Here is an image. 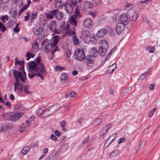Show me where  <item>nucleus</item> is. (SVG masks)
Here are the masks:
<instances>
[{"instance_id":"obj_1","label":"nucleus","mask_w":160,"mask_h":160,"mask_svg":"<svg viewBox=\"0 0 160 160\" xmlns=\"http://www.w3.org/2000/svg\"><path fill=\"white\" fill-rule=\"evenodd\" d=\"M74 57L75 59L80 61H82L85 58L84 52L80 49H78L75 51Z\"/></svg>"},{"instance_id":"obj_2","label":"nucleus","mask_w":160,"mask_h":160,"mask_svg":"<svg viewBox=\"0 0 160 160\" xmlns=\"http://www.w3.org/2000/svg\"><path fill=\"white\" fill-rule=\"evenodd\" d=\"M60 107V105L58 104H55L49 107V109H47V113L45 116H43V118H45L47 116L53 114L56 111L59 109Z\"/></svg>"},{"instance_id":"obj_3","label":"nucleus","mask_w":160,"mask_h":160,"mask_svg":"<svg viewBox=\"0 0 160 160\" xmlns=\"http://www.w3.org/2000/svg\"><path fill=\"white\" fill-rule=\"evenodd\" d=\"M42 45L43 46H45V51L46 53L49 52L52 50L53 48H55L53 44L52 43L49 42L48 40L47 39L43 41Z\"/></svg>"},{"instance_id":"obj_4","label":"nucleus","mask_w":160,"mask_h":160,"mask_svg":"<svg viewBox=\"0 0 160 160\" xmlns=\"http://www.w3.org/2000/svg\"><path fill=\"white\" fill-rule=\"evenodd\" d=\"M23 114V112H20L16 114L13 113L7 114V119L9 121L15 122L19 119Z\"/></svg>"},{"instance_id":"obj_5","label":"nucleus","mask_w":160,"mask_h":160,"mask_svg":"<svg viewBox=\"0 0 160 160\" xmlns=\"http://www.w3.org/2000/svg\"><path fill=\"white\" fill-rule=\"evenodd\" d=\"M57 25L55 21H52L49 25V28L51 31L54 34H60L61 32L56 29Z\"/></svg>"},{"instance_id":"obj_6","label":"nucleus","mask_w":160,"mask_h":160,"mask_svg":"<svg viewBox=\"0 0 160 160\" xmlns=\"http://www.w3.org/2000/svg\"><path fill=\"white\" fill-rule=\"evenodd\" d=\"M36 65L38 67V69L40 73L42 74H44L46 72V71L44 69V67L43 64L40 63V60L39 58H37L36 60Z\"/></svg>"},{"instance_id":"obj_7","label":"nucleus","mask_w":160,"mask_h":160,"mask_svg":"<svg viewBox=\"0 0 160 160\" xmlns=\"http://www.w3.org/2000/svg\"><path fill=\"white\" fill-rule=\"evenodd\" d=\"M28 66L29 69V71H34L35 72L38 73L39 71L38 67L37 66L36 63L34 61H31L28 63Z\"/></svg>"},{"instance_id":"obj_8","label":"nucleus","mask_w":160,"mask_h":160,"mask_svg":"<svg viewBox=\"0 0 160 160\" xmlns=\"http://www.w3.org/2000/svg\"><path fill=\"white\" fill-rule=\"evenodd\" d=\"M50 13L54 15L56 18L58 20L62 19L63 16L61 12L59 11L58 9H55L50 12Z\"/></svg>"},{"instance_id":"obj_9","label":"nucleus","mask_w":160,"mask_h":160,"mask_svg":"<svg viewBox=\"0 0 160 160\" xmlns=\"http://www.w3.org/2000/svg\"><path fill=\"white\" fill-rule=\"evenodd\" d=\"M12 71L13 72V74L14 77H18L23 83L25 82L23 75L21 72L14 69L12 70Z\"/></svg>"},{"instance_id":"obj_10","label":"nucleus","mask_w":160,"mask_h":160,"mask_svg":"<svg viewBox=\"0 0 160 160\" xmlns=\"http://www.w3.org/2000/svg\"><path fill=\"white\" fill-rule=\"evenodd\" d=\"M86 59L87 60L86 64L90 67H92L93 65V63L95 60V58L93 55L87 56Z\"/></svg>"},{"instance_id":"obj_11","label":"nucleus","mask_w":160,"mask_h":160,"mask_svg":"<svg viewBox=\"0 0 160 160\" xmlns=\"http://www.w3.org/2000/svg\"><path fill=\"white\" fill-rule=\"evenodd\" d=\"M83 25L86 27L91 28L93 26V23L92 20L89 18H87L83 21Z\"/></svg>"},{"instance_id":"obj_12","label":"nucleus","mask_w":160,"mask_h":160,"mask_svg":"<svg viewBox=\"0 0 160 160\" xmlns=\"http://www.w3.org/2000/svg\"><path fill=\"white\" fill-rule=\"evenodd\" d=\"M40 72L39 71H38V73H36L34 71H29L28 74V77L30 78H32L35 76H38L40 77L42 80H43L44 79L43 77Z\"/></svg>"},{"instance_id":"obj_13","label":"nucleus","mask_w":160,"mask_h":160,"mask_svg":"<svg viewBox=\"0 0 160 160\" xmlns=\"http://www.w3.org/2000/svg\"><path fill=\"white\" fill-rule=\"evenodd\" d=\"M125 25L122 23H118L116 26V32L118 34H120L124 30Z\"/></svg>"},{"instance_id":"obj_14","label":"nucleus","mask_w":160,"mask_h":160,"mask_svg":"<svg viewBox=\"0 0 160 160\" xmlns=\"http://www.w3.org/2000/svg\"><path fill=\"white\" fill-rule=\"evenodd\" d=\"M129 19L132 21H135L137 20L138 17V12L133 11L129 14Z\"/></svg>"},{"instance_id":"obj_15","label":"nucleus","mask_w":160,"mask_h":160,"mask_svg":"<svg viewBox=\"0 0 160 160\" xmlns=\"http://www.w3.org/2000/svg\"><path fill=\"white\" fill-rule=\"evenodd\" d=\"M120 20L121 22H120V23H122L124 24V25H127L128 23V21L127 15L125 14H124L120 16Z\"/></svg>"},{"instance_id":"obj_16","label":"nucleus","mask_w":160,"mask_h":160,"mask_svg":"<svg viewBox=\"0 0 160 160\" xmlns=\"http://www.w3.org/2000/svg\"><path fill=\"white\" fill-rule=\"evenodd\" d=\"M43 30V28L42 27H37L33 29V31L36 35L39 36L42 34Z\"/></svg>"},{"instance_id":"obj_17","label":"nucleus","mask_w":160,"mask_h":160,"mask_svg":"<svg viewBox=\"0 0 160 160\" xmlns=\"http://www.w3.org/2000/svg\"><path fill=\"white\" fill-rule=\"evenodd\" d=\"M36 113L39 116L42 114V117H43V115L45 116L46 114L48 112L47 111V109H44V108L42 107L40 108L37 111Z\"/></svg>"},{"instance_id":"obj_18","label":"nucleus","mask_w":160,"mask_h":160,"mask_svg":"<svg viewBox=\"0 0 160 160\" xmlns=\"http://www.w3.org/2000/svg\"><path fill=\"white\" fill-rule=\"evenodd\" d=\"M106 33L107 32L105 29H101L98 32L97 35L98 37L102 38L105 35Z\"/></svg>"},{"instance_id":"obj_19","label":"nucleus","mask_w":160,"mask_h":160,"mask_svg":"<svg viewBox=\"0 0 160 160\" xmlns=\"http://www.w3.org/2000/svg\"><path fill=\"white\" fill-rule=\"evenodd\" d=\"M89 32L87 30H84L82 32L81 37L82 39L86 40L89 37Z\"/></svg>"},{"instance_id":"obj_20","label":"nucleus","mask_w":160,"mask_h":160,"mask_svg":"<svg viewBox=\"0 0 160 160\" xmlns=\"http://www.w3.org/2000/svg\"><path fill=\"white\" fill-rule=\"evenodd\" d=\"M62 6H64L65 7V10L68 13H69L70 12L72 9L71 5L68 3H66L62 5Z\"/></svg>"},{"instance_id":"obj_21","label":"nucleus","mask_w":160,"mask_h":160,"mask_svg":"<svg viewBox=\"0 0 160 160\" xmlns=\"http://www.w3.org/2000/svg\"><path fill=\"white\" fill-rule=\"evenodd\" d=\"M98 53L101 56H103L105 54L108 50L100 47L98 48Z\"/></svg>"},{"instance_id":"obj_22","label":"nucleus","mask_w":160,"mask_h":160,"mask_svg":"<svg viewBox=\"0 0 160 160\" xmlns=\"http://www.w3.org/2000/svg\"><path fill=\"white\" fill-rule=\"evenodd\" d=\"M3 131H5L12 128L11 125L8 123H3L2 124Z\"/></svg>"},{"instance_id":"obj_23","label":"nucleus","mask_w":160,"mask_h":160,"mask_svg":"<svg viewBox=\"0 0 160 160\" xmlns=\"http://www.w3.org/2000/svg\"><path fill=\"white\" fill-rule=\"evenodd\" d=\"M58 158V154H51L47 158L46 160H56Z\"/></svg>"},{"instance_id":"obj_24","label":"nucleus","mask_w":160,"mask_h":160,"mask_svg":"<svg viewBox=\"0 0 160 160\" xmlns=\"http://www.w3.org/2000/svg\"><path fill=\"white\" fill-rule=\"evenodd\" d=\"M99 47L104 49H106L108 50V45L106 41L104 40L102 41L101 46H99Z\"/></svg>"},{"instance_id":"obj_25","label":"nucleus","mask_w":160,"mask_h":160,"mask_svg":"<svg viewBox=\"0 0 160 160\" xmlns=\"http://www.w3.org/2000/svg\"><path fill=\"white\" fill-rule=\"evenodd\" d=\"M148 73V72H146L142 74L140 76L138 80L141 81L145 79L147 77Z\"/></svg>"},{"instance_id":"obj_26","label":"nucleus","mask_w":160,"mask_h":160,"mask_svg":"<svg viewBox=\"0 0 160 160\" xmlns=\"http://www.w3.org/2000/svg\"><path fill=\"white\" fill-rule=\"evenodd\" d=\"M91 55H93L94 57H96L98 55V52L97 50L94 48H92L91 49Z\"/></svg>"},{"instance_id":"obj_27","label":"nucleus","mask_w":160,"mask_h":160,"mask_svg":"<svg viewBox=\"0 0 160 160\" xmlns=\"http://www.w3.org/2000/svg\"><path fill=\"white\" fill-rule=\"evenodd\" d=\"M31 147V146L30 147L27 146L23 148L22 151V152L23 154L25 155L27 153Z\"/></svg>"},{"instance_id":"obj_28","label":"nucleus","mask_w":160,"mask_h":160,"mask_svg":"<svg viewBox=\"0 0 160 160\" xmlns=\"http://www.w3.org/2000/svg\"><path fill=\"white\" fill-rule=\"evenodd\" d=\"M77 94L74 92H71L70 93H67L65 95V97L67 98L69 97L70 98H74L76 97Z\"/></svg>"},{"instance_id":"obj_29","label":"nucleus","mask_w":160,"mask_h":160,"mask_svg":"<svg viewBox=\"0 0 160 160\" xmlns=\"http://www.w3.org/2000/svg\"><path fill=\"white\" fill-rule=\"evenodd\" d=\"M71 25L73 26V28L76 27L77 26V22L74 18L72 17L71 19Z\"/></svg>"},{"instance_id":"obj_30","label":"nucleus","mask_w":160,"mask_h":160,"mask_svg":"<svg viewBox=\"0 0 160 160\" xmlns=\"http://www.w3.org/2000/svg\"><path fill=\"white\" fill-rule=\"evenodd\" d=\"M118 153V150H115L112 152H111L109 154V156L110 158H113L116 156Z\"/></svg>"},{"instance_id":"obj_31","label":"nucleus","mask_w":160,"mask_h":160,"mask_svg":"<svg viewBox=\"0 0 160 160\" xmlns=\"http://www.w3.org/2000/svg\"><path fill=\"white\" fill-rule=\"evenodd\" d=\"M102 121V120L101 118H97L94 121L93 123L95 126H96L100 124L101 122Z\"/></svg>"},{"instance_id":"obj_32","label":"nucleus","mask_w":160,"mask_h":160,"mask_svg":"<svg viewBox=\"0 0 160 160\" xmlns=\"http://www.w3.org/2000/svg\"><path fill=\"white\" fill-rule=\"evenodd\" d=\"M61 81H65L68 79V75L66 73H64L62 74L60 77Z\"/></svg>"},{"instance_id":"obj_33","label":"nucleus","mask_w":160,"mask_h":160,"mask_svg":"<svg viewBox=\"0 0 160 160\" xmlns=\"http://www.w3.org/2000/svg\"><path fill=\"white\" fill-rule=\"evenodd\" d=\"M30 87L28 85H25L23 87V90L24 92L26 93L27 94H29L30 93V92L28 90L29 89Z\"/></svg>"},{"instance_id":"obj_34","label":"nucleus","mask_w":160,"mask_h":160,"mask_svg":"<svg viewBox=\"0 0 160 160\" xmlns=\"http://www.w3.org/2000/svg\"><path fill=\"white\" fill-rule=\"evenodd\" d=\"M109 70H111V72H110L112 73L114 72V71L115 70V69L117 68L116 64L115 63H114L109 67Z\"/></svg>"},{"instance_id":"obj_35","label":"nucleus","mask_w":160,"mask_h":160,"mask_svg":"<svg viewBox=\"0 0 160 160\" xmlns=\"http://www.w3.org/2000/svg\"><path fill=\"white\" fill-rule=\"evenodd\" d=\"M0 19L2 21L3 23H5L6 21H8V16L7 15L2 16Z\"/></svg>"},{"instance_id":"obj_36","label":"nucleus","mask_w":160,"mask_h":160,"mask_svg":"<svg viewBox=\"0 0 160 160\" xmlns=\"http://www.w3.org/2000/svg\"><path fill=\"white\" fill-rule=\"evenodd\" d=\"M26 56L27 58L26 59L27 61H28L30 58H33L34 57V55L32 54L29 52L27 53Z\"/></svg>"},{"instance_id":"obj_37","label":"nucleus","mask_w":160,"mask_h":160,"mask_svg":"<svg viewBox=\"0 0 160 160\" xmlns=\"http://www.w3.org/2000/svg\"><path fill=\"white\" fill-rule=\"evenodd\" d=\"M24 62L23 61H19L17 60L16 59L15 60V65L19 64L21 65L22 68L24 67Z\"/></svg>"},{"instance_id":"obj_38","label":"nucleus","mask_w":160,"mask_h":160,"mask_svg":"<svg viewBox=\"0 0 160 160\" xmlns=\"http://www.w3.org/2000/svg\"><path fill=\"white\" fill-rule=\"evenodd\" d=\"M115 50L114 48L112 49L111 50V51L109 52L108 53V54L107 55L105 58V60H107L110 57V56L112 54V53H113L115 52Z\"/></svg>"},{"instance_id":"obj_39","label":"nucleus","mask_w":160,"mask_h":160,"mask_svg":"<svg viewBox=\"0 0 160 160\" xmlns=\"http://www.w3.org/2000/svg\"><path fill=\"white\" fill-rule=\"evenodd\" d=\"M60 125L62 128V130L64 132L66 131L67 130L65 128L66 125L65 121H62L60 123Z\"/></svg>"},{"instance_id":"obj_40","label":"nucleus","mask_w":160,"mask_h":160,"mask_svg":"<svg viewBox=\"0 0 160 160\" xmlns=\"http://www.w3.org/2000/svg\"><path fill=\"white\" fill-rule=\"evenodd\" d=\"M58 37V36L57 35H55L53 37L54 39L53 40V42L52 43V44H53V45L55 47V48H56V47H57L56 46V45L58 42V40L57 38Z\"/></svg>"},{"instance_id":"obj_41","label":"nucleus","mask_w":160,"mask_h":160,"mask_svg":"<svg viewBox=\"0 0 160 160\" xmlns=\"http://www.w3.org/2000/svg\"><path fill=\"white\" fill-rule=\"evenodd\" d=\"M108 131L107 129H106V128H103L102 131L101 132V133L100 134V136L103 137L104 136Z\"/></svg>"},{"instance_id":"obj_42","label":"nucleus","mask_w":160,"mask_h":160,"mask_svg":"<svg viewBox=\"0 0 160 160\" xmlns=\"http://www.w3.org/2000/svg\"><path fill=\"white\" fill-rule=\"evenodd\" d=\"M133 7V5L132 4L128 3L126 5L125 7V9L127 10H129Z\"/></svg>"},{"instance_id":"obj_43","label":"nucleus","mask_w":160,"mask_h":160,"mask_svg":"<svg viewBox=\"0 0 160 160\" xmlns=\"http://www.w3.org/2000/svg\"><path fill=\"white\" fill-rule=\"evenodd\" d=\"M150 49L149 50V52L150 53H153L155 51V47H154L150 46V47H147L146 48V49L148 50Z\"/></svg>"},{"instance_id":"obj_44","label":"nucleus","mask_w":160,"mask_h":160,"mask_svg":"<svg viewBox=\"0 0 160 160\" xmlns=\"http://www.w3.org/2000/svg\"><path fill=\"white\" fill-rule=\"evenodd\" d=\"M7 28L4 26V25L0 22V30L3 32H4L6 30Z\"/></svg>"},{"instance_id":"obj_45","label":"nucleus","mask_w":160,"mask_h":160,"mask_svg":"<svg viewBox=\"0 0 160 160\" xmlns=\"http://www.w3.org/2000/svg\"><path fill=\"white\" fill-rule=\"evenodd\" d=\"M38 47L39 44L37 41H36L32 45V48L35 50H37L38 49Z\"/></svg>"},{"instance_id":"obj_46","label":"nucleus","mask_w":160,"mask_h":160,"mask_svg":"<svg viewBox=\"0 0 160 160\" xmlns=\"http://www.w3.org/2000/svg\"><path fill=\"white\" fill-rule=\"evenodd\" d=\"M75 12L76 13V14L75 15V16L76 18H77L78 17H79L80 18L81 17V15L79 12V10H78V8L77 7L76 8Z\"/></svg>"},{"instance_id":"obj_47","label":"nucleus","mask_w":160,"mask_h":160,"mask_svg":"<svg viewBox=\"0 0 160 160\" xmlns=\"http://www.w3.org/2000/svg\"><path fill=\"white\" fill-rule=\"evenodd\" d=\"M69 28L70 26L69 25L67 24L64 27L63 30L65 31V33H67V32H68L69 30Z\"/></svg>"},{"instance_id":"obj_48","label":"nucleus","mask_w":160,"mask_h":160,"mask_svg":"<svg viewBox=\"0 0 160 160\" xmlns=\"http://www.w3.org/2000/svg\"><path fill=\"white\" fill-rule=\"evenodd\" d=\"M72 40L74 42L75 45H77L79 43V41L78 38L76 37L75 36H74L72 37Z\"/></svg>"},{"instance_id":"obj_49","label":"nucleus","mask_w":160,"mask_h":160,"mask_svg":"<svg viewBox=\"0 0 160 160\" xmlns=\"http://www.w3.org/2000/svg\"><path fill=\"white\" fill-rule=\"evenodd\" d=\"M26 125L24 124H22L21 126H20L19 127V131L20 132H23L25 129V128Z\"/></svg>"},{"instance_id":"obj_50","label":"nucleus","mask_w":160,"mask_h":160,"mask_svg":"<svg viewBox=\"0 0 160 160\" xmlns=\"http://www.w3.org/2000/svg\"><path fill=\"white\" fill-rule=\"evenodd\" d=\"M145 143V141L141 142L139 144L138 148H142L144 146Z\"/></svg>"},{"instance_id":"obj_51","label":"nucleus","mask_w":160,"mask_h":160,"mask_svg":"<svg viewBox=\"0 0 160 160\" xmlns=\"http://www.w3.org/2000/svg\"><path fill=\"white\" fill-rule=\"evenodd\" d=\"M117 134L116 133H114L111 136L109 137L108 138L107 140L106 141V142L105 143V144H106V143H108V141L109 139L110 138H111L112 137H113V138H114V139H115V138L117 137Z\"/></svg>"},{"instance_id":"obj_52","label":"nucleus","mask_w":160,"mask_h":160,"mask_svg":"<svg viewBox=\"0 0 160 160\" xmlns=\"http://www.w3.org/2000/svg\"><path fill=\"white\" fill-rule=\"evenodd\" d=\"M126 140V138L125 137L121 138L118 140V143L120 144L122 142H124Z\"/></svg>"},{"instance_id":"obj_53","label":"nucleus","mask_w":160,"mask_h":160,"mask_svg":"<svg viewBox=\"0 0 160 160\" xmlns=\"http://www.w3.org/2000/svg\"><path fill=\"white\" fill-rule=\"evenodd\" d=\"M12 17L14 18H15V15L17 14V12L16 10L13 11V10L11 11L10 12Z\"/></svg>"},{"instance_id":"obj_54","label":"nucleus","mask_w":160,"mask_h":160,"mask_svg":"<svg viewBox=\"0 0 160 160\" xmlns=\"http://www.w3.org/2000/svg\"><path fill=\"white\" fill-rule=\"evenodd\" d=\"M21 106L22 105L20 104L17 103L15 105L14 109L15 110H18L21 108Z\"/></svg>"},{"instance_id":"obj_55","label":"nucleus","mask_w":160,"mask_h":160,"mask_svg":"<svg viewBox=\"0 0 160 160\" xmlns=\"http://www.w3.org/2000/svg\"><path fill=\"white\" fill-rule=\"evenodd\" d=\"M37 14L33 13L31 14V18L32 19L34 20L37 18Z\"/></svg>"},{"instance_id":"obj_56","label":"nucleus","mask_w":160,"mask_h":160,"mask_svg":"<svg viewBox=\"0 0 160 160\" xmlns=\"http://www.w3.org/2000/svg\"><path fill=\"white\" fill-rule=\"evenodd\" d=\"M64 67L62 68L59 66H57L56 67L55 69L57 71H61L64 70Z\"/></svg>"},{"instance_id":"obj_57","label":"nucleus","mask_w":160,"mask_h":160,"mask_svg":"<svg viewBox=\"0 0 160 160\" xmlns=\"http://www.w3.org/2000/svg\"><path fill=\"white\" fill-rule=\"evenodd\" d=\"M156 108H154L152 110L150 111V113L149 114V117H151L153 115L154 112L156 110Z\"/></svg>"},{"instance_id":"obj_58","label":"nucleus","mask_w":160,"mask_h":160,"mask_svg":"<svg viewBox=\"0 0 160 160\" xmlns=\"http://www.w3.org/2000/svg\"><path fill=\"white\" fill-rule=\"evenodd\" d=\"M66 34H68L70 35H74V36L75 35V32L74 31H70V30L68 32H67V33H66Z\"/></svg>"},{"instance_id":"obj_59","label":"nucleus","mask_w":160,"mask_h":160,"mask_svg":"<svg viewBox=\"0 0 160 160\" xmlns=\"http://www.w3.org/2000/svg\"><path fill=\"white\" fill-rule=\"evenodd\" d=\"M46 16L47 18L50 19H52L53 18L54 15L50 13L49 14L47 15Z\"/></svg>"},{"instance_id":"obj_60","label":"nucleus","mask_w":160,"mask_h":160,"mask_svg":"<svg viewBox=\"0 0 160 160\" xmlns=\"http://www.w3.org/2000/svg\"><path fill=\"white\" fill-rule=\"evenodd\" d=\"M68 143H65L64 145H62V149L64 150H66L68 148Z\"/></svg>"},{"instance_id":"obj_61","label":"nucleus","mask_w":160,"mask_h":160,"mask_svg":"<svg viewBox=\"0 0 160 160\" xmlns=\"http://www.w3.org/2000/svg\"><path fill=\"white\" fill-rule=\"evenodd\" d=\"M51 139L54 141H57L58 140L57 138L53 134L51 135L50 136Z\"/></svg>"},{"instance_id":"obj_62","label":"nucleus","mask_w":160,"mask_h":160,"mask_svg":"<svg viewBox=\"0 0 160 160\" xmlns=\"http://www.w3.org/2000/svg\"><path fill=\"white\" fill-rule=\"evenodd\" d=\"M89 138L88 137L86 138L84 140L82 141V143L83 144H85L86 143H87L88 142L89 140Z\"/></svg>"},{"instance_id":"obj_63","label":"nucleus","mask_w":160,"mask_h":160,"mask_svg":"<svg viewBox=\"0 0 160 160\" xmlns=\"http://www.w3.org/2000/svg\"><path fill=\"white\" fill-rule=\"evenodd\" d=\"M70 1L71 2V4L72 5L75 6L77 5V0H71Z\"/></svg>"},{"instance_id":"obj_64","label":"nucleus","mask_w":160,"mask_h":160,"mask_svg":"<svg viewBox=\"0 0 160 160\" xmlns=\"http://www.w3.org/2000/svg\"><path fill=\"white\" fill-rule=\"evenodd\" d=\"M28 8V5H24L22 8H21L20 9V10L21 11H22V12H23L26 9H27Z\"/></svg>"}]
</instances>
